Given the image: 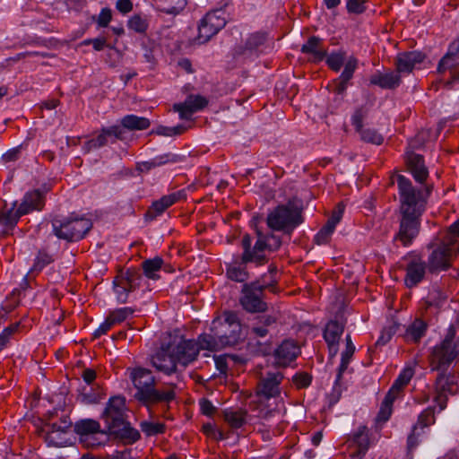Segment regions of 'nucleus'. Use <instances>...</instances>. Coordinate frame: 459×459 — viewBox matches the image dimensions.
Here are the masks:
<instances>
[{"label":"nucleus","mask_w":459,"mask_h":459,"mask_svg":"<svg viewBox=\"0 0 459 459\" xmlns=\"http://www.w3.org/2000/svg\"><path fill=\"white\" fill-rule=\"evenodd\" d=\"M400 195V225L394 240L403 247L412 244L420 230V217L423 214L427 199L432 192L433 185H426L424 189H416L411 181L403 175L396 178Z\"/></svg>","instance_id":"nucleus-1"},{"label":"nucleus","mask_w":459,"mask_h":459,"mask_svg":"<svg viewBox=\"0 0 459 459\" xmlns=\"http://www.w3.org/2000/svg\"><path fill=\"white\" fill-rule=\"evenodd\" d=\"M458 355L459 336L456 338L455 325H450L443 341L433 348L429 358L431 369L439 372L435 382L434 400L440 411L446 408L447 394L455 395L458 393V377L454 372L446 373Z\"/></svg>","instance_id":"nucleus-2"},{"label":"nucleus","mask_w":459,"mask_h":459,"mask_svg":"<svg viewBox=\"0 0 459 459\" xmlns=\"http://www.w3.org/2000/svg\"><path fill=\"white\" fill-rule=\"evenodd\" d=\"M211 331L213 334L200 335L201 345L207 348V351H214L238 344L242 338V327L238 313L224 311L221 316L213 319Z\"/></svg>","instance_id":"nucleus-3"},{"label":"nucleus","mask_w":459,"mask_h":459,"mask_svg":"<svg viewBox=\"0 0 459 459\" xmlns=\"http://www.w3.org/2000/svg\"><path fill=\"white\" fill-rule=\"evenodd\" d=\"M130 370V379L136 389L134 397L144 405L169 403L176 398V385L170 384V389L160 391L156 388V380L148 368L136 367Z\"/></svg>","instance_id":"nucleus-4"},{"label":"nucleus","mask_w":459,"mask_h":459,"mask_svg":"<svg viewBox=\"0 0 459 459\" xmlns=\"http://www.w3.org/2000/svg\"><path fill=\"white\" fill-rule=\"evenodd\" d=\"M125 407L124 397H111L102 413V419L111 435L127 443H134L140 438V432L126 420Z\"/></svg>","instance_id":"nucleus-5"},{"label":"nucleus","mask_w":459,"mask_h":459,"mask_svg":"<svg viewBox=\"0 0 459 459\" xmlns=\"http://www.w3.org/2000/svg\"><path fill=\"white\" fill-rule=\"evenodd\" d=\"M302 210L291 202L278 205L267 215V226L273 230L290 234L303 222Z\"/></svg>","instance_id":"nucleus-6"},{"label":"nucleus","mask_w":459,"mask_h":459,"mask_svg":"<svg viewBox=\"0 0 459 459\" xmlns=\"http://www.w3.org/2000/svg\"><path fill=\"white\" fill-rule=\"evenodd\" d=\"M53 233L60 239L77 241L82 239L91 229L92 223L86 218L54 219Z\"/></svg>","instance_id":"nucleus-7"},{"label":"nucleus","mask_w":459,"mask_h":459,"mask_svg":"<svg viewBox=\"0 0 459 459\" xmlns=\"http://www.w3.org/2000/svg\"><path fill=\"white\" fill-rule=\"evenodd\" d=\"M269 287L259 280L244 283L241 288L239 304L248 313H263L267 310L264 290Z\"/></svg>","instance_id":"nucleus-8"},{"label":"nucleus","mask_w":459,"mask_h":459,"mask_svg":"<svg viewBox=\"0 0 459 459\" xmlns=\"http://www.w3.org/2000/svg\"><path fill=\"white\" fill-rule=\"evenodd\" d=\"M257 240L252 247V238L250 235L245 234L241 239V247L243 248L242 262L255 263L256 265H262L267 262L264 251L268 250L267 241L269 237L263 234L261 230L256 229Z\"/></svg>","instance_id":"nucleus-9"},{"label":"nucleus","mask_w":459,"mask_h":459,"mask_svg":"<svg viewBox=\"0 0 459 459\" xmlns=\"http://www.w3.org/2000/svg\"><path fill=\"white\" fill-rule=\"evenodd\" d=\"M170 352L173 353L178 364L186 367L189 363L193 362L200 350H207L203 348L200 342V336L197 342L194 340L181 339L178 343H169Z\"/></svg>","instance_id":"nucleus-10"},{"label":"nucleus","mask_w":459,"mask_h":459,"mask_svg":"<svg viewBox=\"0 0 459 459\" xmlns=\"http://www.w3.org/2000/svg\"><path fill=\"white\" fill-rule=\"evenodd\" d=\"M268 35L264 31H256L248 35L244 45L235 48V55L244 58L257 57L265 48Z\"/></svg>","instance_id":"nucleus-11"},{"label":"nucleus","mask_w":459,"mask_h":459,"mask_svg":"<svg viewBox=\"0 0 459 459\" xmlns=\"http://www.w3.org/2000/svg\"><path fill=\"white\" fill-rule=\"evenodd\" d=\"M453 246L452 242H445L432 250L428 257V270L434 273L440 271H446L451 267Z\"/></svg>","instance_id":"nucleus-12"},{"label":"nucleus","mask_w":459,"mask_h":459,"mask_svg":"<svg viewBox=\"0 0 459 459\" xmlns=\"http://www.w3.org/2000/svg\"><path fill=\"white\" fill-rule=\"evenodd\" d=\"M283 379L281 372H268L261 377L256 385V395L259 399L269 400L277 397L281 394L280 385Z\"/></svg>","instance_id":"nucleus-13"},{"label":"nucleus","mask_w":459,"mask_h":459,"mask_svg":"<svg viewBox=\"0 0 459 459\" xmlns=\"http://www.w3.org/2000/svg\"><path fill=\"white\" fill-rule=\"evenodd\" d=\"M226 21L217 15V12L207 13L200 22L198 26V40L200 43H206L217 34L224 26Z\"/></svg>","instance_id":"nucleus-14"},{"label":"nucleus","mask_w":459,"mask_h":459,"mask_svg":"<svg viewBox=\"0 0 459 459\" xmlns=\"http://www.w3.org/2000/svg\"><path fill=\"white\" fill-rule=\"evenodd\" d=\"M428 266L419 255H412L405 266L404 283L407 288L417 286L423 279Z\"/></svg>","instance_id":"nucleus-15"},{"label":"nucleus","mask_w":459,"mask_h":459,"mask_svg":"<svg viewBox=\"0 0 459 459\" xmlns=\"http://www.w3.org/2000/svg\"><path fill=\"white\" fill-rule=\"evenodd\" d=\"M151 364L158 371H160L166 375H171L177 371L178 362L170 352L169 345L162 347L155 355L151 358Z\"/></svg>","instance_id":"nucleus-16"},{"label":"nucleus","mask_w":459,"mask_h":459,"mask_svg":"<svg viewBox=\"0 0 459 459\" xmlns=\"http://www.w3.org/2000/svg\"><path fill=\"white\" fill-rule=\"evenodd\" d=\"M405 160L408 169L412 174L414 179L418 183H424L429 177V170L425 166L423 156L415 153L413 151L407 150Z\"/></svg>","instance_id":"nucleus-17"},{"label":"nucleus","mask_w":459,"mask_h":459,"mask_svg":"<svg viewBox=\"0 0 459 459\" xmlns=\"http://www.w3.org/2000/svg\"><path fill=\"white\" fill-rule=\"evenodd\" d=\"M299 353V347L294 341L285 340L274 351L275 363L279 367H287Z\"/></svg>","instance_id":"nucleus-18"},{"label":"nucleus","mask_w":459,"mask_h":459,"mask_svg":"<svg viewBox=\"0 0 459 459\" xmlns=\"http://www.w3.org/2000/svg\"><path fill=\"white\" fill-rule=\"evenodd\" d=\"M184 191H178L168 195H163L160 199L154 201L152 206L145 213L147 220H153L160 215L167 208L177 203L178 200L185 198Z\"/></svg>","instance_id":"nucleus-19"},{"label":"nucleus","mask_w":459,"mask_h":459,"mask_svg":"<svg viewBox=\"0 0 459 459\" xmlns=\"http://www.w3.org/2000/svg\"><path fill=\"white\" fill-rule=\"evenodd\" d=\"M117 139H125V131L119 126H112L103 128L97 137L88 141L87 145L89 146V149H97L108 144L109 140L113 143Z\"/></svg>","instance_id":"nucleus-20"},{"label":"nucleus","mask_w":459,"mask_h":459,"mask_svg":"<svg viewBox=\"0 0 459 459\" xmlns=\"http://www.w3.org/2000/svg\"><path fill=\"white\" fill-rule=\"evenodd\" d=\"M48 189L40 190L35 189L27 192L20 204V213L28 214L33 211L42 210L45 202L44 196Z\"/></svg>","instance_id":"nucleus-21"},{"label":"nucleus","mask_w":459,"mask_h":459,"mask_svg":"<svg viewBox=\"0 0 459 459\" xmlns=\"http://www.w3.org/2000/svg\"><path fill=\"white\" fill-rule=\"evenodd\" d=\"M425 55L420 51L403 52L397 55L395 59L396 71L402 73H411L417 64L423 62Z\"/></svg>","instance_id":"nucleus-22"},{"label":"nucleus","mask_w":459,"mask_h":459,"mask_svg":"<svg viewBox=\"0 0 459 459\" xmlns=\"http://www.w3.org/2000/svg\"><path fill=\"white\" fill-rule=\"evenodd\" d=\"M322 39L316 36H311L307 41L302 45L301 52L311 55L310 60L317 63L325 58L327 55L326 49L322 48Z\"/></svg>","instance_id":"nucleus-23"},{"label":"nucleus","mask_w":459,"mask_h":459,"mask_svg":"<svg viewBox=\"0 0 459 459\" xmlns=\"http://www.w3.org/2000/svg\"><path fill=\"white\" fill-rule=\"evenodd\" d=\"M370 83L382 89L393 90L400 85L401 76L397 71H389L385 74L377 72L370 77Z\"/></svg>","instance_id":"nucleus-24"},{"label":"nucleus","mask_w":459,"mask_h":459,"mask_svg":"<svg viewBox=\"0 0 459 459\" xmlns=\"http://www.w3.org/2000/svg\"><path fill=\"white\" fill-rule=\"evenodd\" d=\"M437 71L438 73L449 71L453 81L459 80V56L448 50L439 61Z\"/></svg>","instance_id":"nucleus-25"},{"label":"nucleus","mask_w":459,"mask_h":459,"mask_svg":"<svg viewBox=\"0 0 459 459\" xmlns=\"http://www.w3.org/2000/svg\"><path fill=\"white\" fill-rule=\"evenodd\" d=\"M247 264L242 262V255L240 260H235L228 264L226 270L227 277L237 282L247 283L246 281L249 278V273L246 269Z\"/></svg>","instance_id":"nucleus-26"},{"label":"nucleus","mask_w":459,"mask_h":459,"mask_svg":"<svg viewBox=\"0 0 459 459\" xmlns=\"http://www.w3.org/2000/svg\"><path fill=\"white\" fill-rule=\"evenodd\" d=\"M179 160L178 155L172 153H166L163 155L157 156L148 161H143L138 164V170L142 173L148 172L152 169L162 166L167 163H176Z\"/></svg>","instance_id":"nucleus-27"},{"label":"nucleus","mask_w":459,"mask_h":459,"mask_svg":"<svg viewBox=\"0 0 459 459\" xmlns=\"http://www.w3.org/2000/svg\"><path fill=\"white\" fill-rule=\"evenodd\" d=\"M17 206V201L12 203L10 208H5L0 212V225L7 228L13 229L19 219L25 215L24 213H20V207L15 209Z\"/></svg>","instance_id":"nucleus-28"},{"label":"nucleus","mask_w":459,"mask_h":459,"mask_svg":"<svg viewBox=\"0 0 459 459\" xmlns=\"http://www.w3.org/2000/svg\"><path fill=\"white\" fill-rule=\"evenodd\" d=\"M150 125V120L146 117H137L135 115H127L122 118L121 125L118 126L124 129L126 134V129L130 131L144 130L147 129Z\"/></svg>","instance_id":"nucleus-29"},{"label":"nucleus","mask_w":459,"mask_h":459,"mask_svg":"<svg viewBox=\"0 0 459 459\" xmlns=\"http://www.w3.org/2000/svg\"><path fill=\"white\" fill-rule=\"evenodd\" d=\"M427 324L421 319H415L406 329L404 338L407 341L418 342L425 335Z\"/></svg>","instance_id":"nucleus-30"},{"label":"nucleus","mask_w":459,"mask_h":459,"mask_svg":"<svg viewBox=\"0 0 459 459\" xmlns=\"http://www.w3.org/2000/svg\"><path fill=\"white\" fill-rule=\"evenodd\" d=\"M344 325L340 324L336 320H331L325 325L324 331V339L326 342H331L333 344L339 343L340 337L343 333Z\"/></svg>","instance_id":"nucleus-31"},{"label":"nucleus","mask_w":459,"mask_h":459,"mask_svg":"<svg viewBox=\"0 0 459 459\" xmlns=\"http://www.w3.org/2000/svg\"><path fill=\"white\" fill-rule=\"evenodd\" d=\"M345 341H346V348H345V351H343L342 352L341 364H340V366L338 368V374H337V377H336V382L340 381V379L342 378V374L347 369L348 365L350 363V360H351V359L353 356L354 351H355V346L352 343V341H351V338L350 334H347V336L345 338Z\"/></svg>","instance_id":"nucleus-32"},{"label":"nucleus","mask_w":459,"mask_h":459,"mask_svg":"<svg viewBox=\"0 0 459 459\" xmlns=\"http://www.w3.org/2000/svg\"><path fill=\"white\" fill-rule=\"evenodd\" d=\"M247 414V411L242 409L237 411L226 410L223 412V417L231 428L239 429L246 423Z\"/></svg>","instance_id":"nucleus-33"},{"label":"nucleus","mask_w":459,"mask_h":459,"mask_svg":"<svg viewBox=\"0 0 459 459\" xmlns=\"http://www.w3.org/2000/svg\"><path fill=\"white\" fill-rule=\"evenodd\" d=\"M74 431L81 436L100 432V423L91 419L78 420L74 424Z\"/></svg>","instance_id":"nucleus-34"},{"label":"nucleus","mask_w":459,"mask_h":459,"mask_svg":"<svg viewBox=\"0 0 459 459\" xmlns=\"http://www.w3.org/2000/svg\"><path fill=\"white\" fill-rule=\"evenodd\" d=\"M446 299V294L437 286H434L424 300L426 308H439Z\"/></svg>","instance_id":"nucleus-35"},{"label":"nucleus","mask_w":459,"mask_h":459,"mask_svg":"<svg viewBox=\"0 0 459 459\" xmlns=\"http://www.w3.org/2000/svg\"><path fill=\"white\" fill-rule=\"evenodd\" d=\"M72 426V422L67 418L61 419L59 423H51L48 424L49 430L48 431V438L54 442L56 445H61L62 442L56 441L55 435H58L59 433H66L68 429Z\"/></svg>","instance_id":"nucleus-36"},{"label":"nucleus","mask_w":459,"mask_h":459,"mask_svg":"<svg viewBox=\"0 0 459 459\" xmlns=\"http://www.w3.org/2000/svg\"><path fill=\"white\" fill-rule=\"evenodd\" d=\"M163 264V260L156 256L153 259H148L142 263V267L144 275L149 278L155 280L157 279L156 273L159 272Z\"/></svg>","instance_id":"nucleus-37"},{"label":"nucleus","mask_w":459,"mask_h":459,"mask_svg":"<svg viewBox=\"0 0 459 459\" xmlns=\"http://www.w3.org/2000/svg\"><path fill=\"white\" fill-rule=\"evenodd\" d=\"M123 282L129 286V290L134 291L141 285L143 275L139 270L129 268L121 275Z\"/></svg>","instance_id":"nucleus-38"},{"label":"nucleus","mask_w":459,"mask_h":459,"mask_svg":"<svg viewBox=\"0 0 459 459\" xmlns=\"http://www.w3.org/2000/svg\"><path fill=\"white\" fill-rule=\"evenodd\" d=\"M140 428L142 432L146 437H152L159 434H162L165 431V424L161 422H155V421H148V420H143L140 423Z\"/></svg>","instance_id":"nucleus-39"},{"label":"nucleus","mask_w":459,"mask_h":459,"mask_svg":"<svg viewBox=\"0 0 459 459\" xmlns=\"http://www.w3.org/2000/svg\"><path fill=\"white\" fill-rule=\"evenodd\" d=\"M351 440L357 447L368 450L369 437L368 428L366 426L359 427L358 430L353 434Z\"/></svg>","instance_id":"nucleus-40"},{"label":"nucleus","mask_w":459,"mask_h":459,"mask_svg":"<svg viewBox=\"0 0 459 459\" xmlns=\"http://www.w3.org/2000/svg\"><path fill=\"white\" fill-rule=\"evenodd\" d=\"M435 423V409L434 407H428L418 417L417 423L418 429L422 432L424 428H428Z\"/></svg>","instance_id":"nucleus-41"},{"label":"nucleus","mask_w":459,"mask_h":459,"mask_svg":"<svg viewBox=\"0 0 459 459\" xmlns=\"http://www.w3.org/2000/svg\"><path fill=\"white\" fill-rule=\"evenodd\" d=\"M127 26L130 30L137 33H145L148 30V20L141 14L133 15L127 22Z\"/></svg>","instance_id":"nucleus-42"},{"label":"nucleus","mask_w":459,"mask_h":459,"mask_svg":"<svg viewBox=\"0 0 459 459\" xmlns=\"http://www.w3.org/2000/svg\"><path fill=\"white\" fill-rule=\"evenodd\" d=\"M114 291L117 302L125 304L128 299L129 293L133 290H129V286L123 282V278L120 276L119 279L114 281Z\"/></svg>","instance_id":"nucleus-43"},{"label":"nucleus","mask_w":459,"mask_h":459,"mask_svg":"<svg viewBox=\"0 0 459 459\" xmlns=\"http://www.w3.org/2000/svg\"><path fill=\"white\" fill-rule=\"evenodd\" d=\"M186 130V126L184 125H178L176 126H159L156 129H153L151 134H155L162 136H174L180 135Z\"/></svg>","instance_id":"nucleus-44"},{"label":"nucleus","mask_w":459,"mask_h":459,"mask_svg":"<svg viewBox=\"0 0 459 459\" xmlns=\"http://www.w3.org/2000/svg\"><path fill=\"white\" fill-rule=\"evenodd\" d=\"M343 210L344 206L342 204H338L337 207L333 211L332 215L327 220L325 225L323 226V229L333 234L336 225L340 222L342 217Z\"/></svg>","instance_id":"nucleus-45"},{"label":"nucleus","mask_w":459,"mask_h":459,"mask_svg":"<svg viewBox=\"0 0 459 459\" xmlns=\"http://www.w3.org/2000/svg\"><path fill=\"white\" fill-rule=\"evenodd\" d=\"M343 210L344 206L342 204H338L337 207L333 211L332 215L327 220L325 225L323 226V229L333 234L336 225L340 222L342 217Z\"/></svg>","instance_id":"nucleus-46"},{"label":"nucleus","mask_w":459,"mask_h":459,"mask_svg":"<svg viewBox=\"0 0 459 459\" xmlns=\"http://www.w3.org/2000/svg\"><path fill=\"white\" fill-rule=\"evenodd\" d=\"M228 359H230L233 362L239 363V364H243L246 361L245 359H243V358H241V357H239L238 355H235V354H224V355L216 357L215 358V364H216V367L220 370L221 373H225L226 372V370L228 368V365H227V360Z\"/></svg>","instance_id":"nucleus-47"},{"label":"nucleus","mask_w":459,"mask_h":459,"mask_svg":"<svg viewBox=\"0 0 459 459\" xmlns=\"http://www.w3.org/2000/svg\"><path fill=\"white\" fill-rule=\"evenodd\" d=\"M325 58L329 67L338 72L345 61V53L342 51L333 52L330 55H326Z\"/></svg>","instance_id":"nucleus-48"},{"label":"nucleus","mask_w":459,"mask_h":459,"mask_svg":"<svg viewBox=\"0 0 459 459\" xmlns=\"http://www.w3.org/2000/svg\"><path fill=\"white\" fill-rule=\"evenodd\" d=\"M412 377H413V369L411 368H404L400 373V375L398 376L396 380L394 382L392 387L394 388V390H396L400 393L401 390L406 385H408V383L410 382V380L411 379Z\"/></svg>","instance_id":"nucleus-49"},{"label":"nucleus","mask_w":459,"mask_h":459,"mask_svg":"<svg viewBox=\"0 0 459 459\" xmlns=\"http://www.w3.org/2000/svg\"><path fill=\"white\" fill-rule=\"evenodd\" d=\"M360 138L367 143L380 145L384 141V137L375 129H363L359 132Z\"/></svg>","instance_id":"nucleus-50"},{"label":"nucleus","mask_w":459,"mask_h":459,"mask_svg":"<svg viewBox=\"0 0 459 459\" xmlns=\"http://www.w3.org/2000/svg\"><path fill=\"white\" fill-rule=\"evenodd\" d=\"M53 261L54 259L51 255L45 251H39L31 268V272H40L45 266L51 264Z\"/></svg>","instance_id":"nucleus-51"},{"label":"nucleus","mask_w":459,"mask_h":459,"mask_svg":"<svg viewBox=\"0 0 459 459\" xmlns=\"http://www.w3.org/2000/svg\"><path fill=\"white\" fill-rule=\"evenodd\" d=\"M82 402L86 404L97 403L102 398L99 392L93 391L92 387L83 386L81 393Z\"/></svg>","instance_id":"nucleus-52"},{"label":"nucleus","mask_w":459,"mask_h":459,"mask_svg":"<svg viewBox=\"0 0 459 459\" xmlns=\"http://www.w3.org/2000/svg\"><path fill=\"white\" fill-rule=\"evenodd\" d=\"M266 401L267 400L259 399L255 407V411H257L256 416L262 420H269L277 412L276 409H270L268 407L265 403Z\"/></svg>","instance_id":"nucleus-53"},{"label":"nucleus","mask_w":459,"mask_h":459,"mask_svg":"<svg viewBox=\"0 0 459 459\" xmlns=\"http://www.w3.org/2000/svg\"><path fill=\"white\" fill-rule=\"evenodd\" d=\"M185 101L187 103L190 108L193 109L194 113L203 109L208 104L206 98L201 95H190Z\"/></svg>","instance_id":"nucleus-54"},{"label":"nucleus","mask_w":459,"mask_h":459,"mask_svg":"<svg viewBox=\"0 0 459 459\" xmlns=\"http://www.w3.org/2000/svg\"><path fill=\"white\" fill-rule=\"evenodd\" d=\"M134 313V309L131 307H121L112 311L108 316L110 321L114 323V325L123 322Z\"/></svg>","instance_id":"nucleus-55"},{"label":"nucleus","mask_w":459,"mask_h":459,"mask_svg":"<svg viewBox=\"0 0 459 459\" xmlns=\"http://www.w3.org/2000/svg\"><path fill=\"white\" fill-rule=\"evenodd\" d=\"M358 60L354 56H351L345 63L344 69L340 75V79L343 81H350L357 68Z\"/></svg>","instance_id":"nucleus-56"},{"label":"nucleus","mask_w":459,"mask_h":459,"mask_svg":"<svg viewBox=\"0 0 459 459\" xmlns=\"http://www.w3.org/2000/svg\"><path fill=\"white\" fill-rule=\"evenodd\" d=\"M398 327L399 325L395 323L387 327H385L376 342V346L386 344L391 340L392 336L396 333Z\"/></svg>","instance_id":"nucleus-57"},{"label":"nucleus","mask_w":459,"mask_h":459,"mask_svg":"<svg viewBox=\"0 0 459 459\" xmlns=\"http://www.w3.org/2000/svg\"><path fill=\"white\" fill-rule=\"evenodd\" d=\"M429 135V131L421 130L415 135L414 138L410 140L407 150L413 151L414 149L422 147L425 142L428 140Z\"/></svg>","instance_id":"nucleus-58"},{"label":"nucleus","mask_w":459,"mask_h":459,"mask_svg":"<svg viewBox=\"0 0 459 459\" xmlns=\"http://www.w3.org/2000/svg\"><path fill=\"white\" fill-rule=\"evenodd\" d=\"M421 431L418 429V426H412L411 432L407 437V453L411 455L419 445V437Z\"/></svg>","instance_id":"nucleus-59"},{"label":"nucleus","mask_w":459,"mask_h":459,"mask_svg":"<svg viewBox=\"0 0 459 459\" xmlns=\"http://www.w3.org/2000/svg\"><path fill=\"white\" fill-rule=\"evenodd\" d=\"M366 0H347L346 8L348 13L360 14L366 11Z\"/></svg>","instance_id":"nucleus-60"},{"label":"nucleus","mask_w":459,"mask_h":459,"mask_svg":"<svg viewBox=\"0 0 459 459\" xmlns=\"http://www.w3.org/2000/svg\"><path fill=\"white\" fill-rule=\"evenodd\" d=\"M366 115L367 111L363 108H359L354 111L351 117V123L358 133L364 129L363 119L366 117Z\"/></svg>","instance_id":"nucleus-61"},{"label":"nucleus","mask_w":459,"mask_h":459,"mask_svg":"<svg viewBox=\"0 0 459 459\" xmlns=\"http://www.w3.org/2000/svg\"><path fill=\"white\" fill-rule=\"evenodd\" d=\"M173 109L179 113V117L181 119H190L194 114L193 109L190 108L186 101L183 103L174 104Z\"/></svg>","instance_id":"nucleus-62"},{"label":"nucleus","mask_w":459,"mask_h":459,"mask_svg":"<svg viewBox=\"0 0 459 459\" xmlns=\"http://www.w3.org/2000/svg\"><path fill=\"white\" fill-rule=\"evenodd\" d=\"M81 459H129V451H116L114 454L110 455H107L105 457H96L90 454L83 455Z\"/></svg>","instance_id":"nucleus-63"},{"label":"nucleus","mask_w":459,"mask_h":459,"mask_svg":"<svg viewBox=\"0 0 459 459\" xmlns=\"http://www.w3.org/2000/svg\"><path fill=\"white\" fill-rule=\"evenodd\" d=\"M311 376L307 373L296 374L292 380L299 388L307 387L311 383Z\"/></svg>","instance_id":"nucleus-64"}]
</instances>
